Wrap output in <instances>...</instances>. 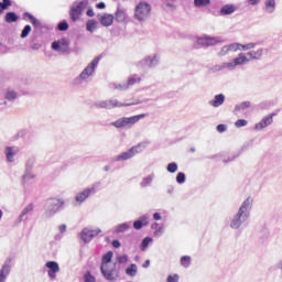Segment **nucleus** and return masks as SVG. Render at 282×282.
I'll return each mask as SVG.
<instances>
[{
	"label": "nucleus",
	"mask_w": 282,
	"mask_h": 282,
	"mask_svg": "<svg viewBox=\"0 0 282 282\" xmlns=\"http://www.w3.org/2000/svg\"><path fill=\"white\" fill-rule=\"evenodd\" d=\"M34 165V159H28L25 164V171H31Z\"/></svg>",
	"instance_id": "5fc2aeb1"
},
{
	"label": "nucleus",
	"mask_w": 282,
	"mask_h": 282,
	"mask_svg": "<svg viewBox=\"0 0 282 282\" xmlns=\"http://www.w3.org/2000/svg\"><path fill=\"white\" fill-rule=\"evenodd\" d=\"M35 28H39L41 25L40 21L37 19H33L30 21Z\"/></svg>",
	"instance_id": "0e129e2a"
},
{
	"label": "nucleus",
	"mask_w": 282,
	"mask_h": 282,
	"mask_svg": "<svg viewBox=\"0 0 282 282\" xmlns=\"http://www.w3.org/2000/svg\"><path fill=\"white\" fill-rule=\"evenodd\" d=\"M98 28V22L96 20H88L87 30L93 33Z\"/></svg>",
	"instance_id": "ea45409f"
},
{
	"label": "nucleus",
	"mask_w": 282,
	"mask_h": 282,
	"mask_svg": "<svg viewBox=\"0 0 282 282\" xmlns=\"http://www.w3.org/2000/svg\"><path fill=\"white\" fill-rule=\"evenodd\" d=\"M151 229L153 230V236L160 238L165 232V225L155 221L151 224Z\"/></svg>",
	"instance_id": "412c9836"
},
{
	"label": "nucleus",
	"mask_w": 282,
	"mask_h": 282,
	"mask_svg": "<svg viewBox=\"0 0 282 282\" xmlns=\"http://www.w3.org/2000/svg\"><path fill=\"white\" fill-rule=\"evenodd\" d=\"M138 274V265L132 263L126 269V275L134 278Z\"/></svg>",
	"instance_id": "7c9ffc66"
},
{
	"label": "nucleus",
	"mask_w": 282,
	"mask_h": 282,
	"mask_svg": "<svg viewBox=\"0 0 282 282\" xmlns=\"http://www.w3.org/2000/svg\"><path fill=\"white\" fill-rule=\"evenodd\" d=\"M226 130H227L226 124L219 123V124L217 126V131H218L219 133H224Z\"/></svg>",
	"instance_id": "13d9d810"
},
{
	"label": "nucleus",
	"mask_w": 282,
	"mask_h": 282,
	"mask_svg": "<svg viewBox=\"0 0 282 282\" xmlns=\"http://www.w3.org/2000/svg\"><path fill=\"white\" fill-rule=\"evenodd\" d=\"M276 269L282 272V260H280L276 264Z\"/></svg>",
	"instance_id": "774afa93"
},
{
	"label": "nucleus",
	"mask_w": 282,
	"mask_h": 282,
	"mask_svg": "<svg viewBox=\"0 0 282 282\" xmlns=\"http://www.w3.org/2000/svg\"><path fill=\"white\" fill-rule=\"evenodd\" d=\"M97 18L99 19V23H101V25L104 26L112 25L115 20L113 14H108V13L99 14L97 15Z\"/></svg>",
	"instance_id": "5701e85b"
},
{
	"label": "nucleus",
	"mask_w": 282,
	"mask_h": 282,
	"mask_svg": "<svg viewBox=\"0 0 282 282\" xmlns=\"http://www.w3.org/2000/svg\"><path fill=\"white\" fill-rule=\"evenodd\" d=\"M247 126H248V121L246 119H238L235 122L236 128H243V127H247Z\"/></svg>",
	"instance_id": "de8ad7c7"
},
{
	"label": "nucleus",
	"mask_w": 282,
	"mask_h": 282,
	"mask_svg": "<svg viewBox=\"0 0 282 282\" xmlns=\"http://www.w3.org/2000/svg\"><path fill=\"white\" fill-rule=\"evenodd\" d=\"M111 246H112L113 248H120L121 242H120L119 240H112Z\"/></svg>",
	"instance_id": "e2e57ef3"
},
{
	"label": "nucleus",
	"mask_w": 282,
	"mask_h": 282,
	"mask_svg": "<svg viewBox=\"0 0 282 282\" xmlns=\"http://www.w3.org/2000/svg\"><path fill=\"white\" fill-rule=\"evenodd\" d=\"M34 178H35V175L30 170H25V173L21 178V183L22 185H25V183Z\"/></svg>",
	"instance_id": "f704fd0d"
},
{
	"label": "nucleus",
	"mask_w": 282,
	"mask_h": 282,
	"mask_svg": "<svg viewBox=\"0 0 282 282\" xmlns=\"http://www.w3.org/2000/svg\"><path fill=\"white\" fill-rule=\"evenodd\" d=\"M153 238L152 237H145L141 243H140V250L141 252H147L148 248L152 246Z\"/></svg>",
	"instance_id": "cd10ccee"
},
{
	"label": "nucleus",
	"mask_w": 282,
	"mask_h": 282,
	"mask_svg": "<svg viewBox=\"0 0 282 282\" xmlns=\"http://www.w3.org/2000/svg\"><path fill=\"white\" fill-rule=\"evenodd\" d=\"M161 63V55L158 53H153L150 55H147L141 61L137 62V68L138 69H153L156 68Z\"/></svg>",
	"instance_id": "0eeeda50"
},
{
	"label": "nucleus",
	"mask_w": 282,
	"mask_h": 282,
	"mask_svg": "<svg viewBox=\"0 0 282 282\" xmlns=\"http://www.w3.org/2000/svg\"><path fill=\"white\" fill-rule=\"evenodd\" d=\"M176 183L180 185H183L184 183H186V174L183 172L177 173Z\"/></svg>",
	"instance_id": "c03bdc74"
},
{
	"label": "nucleus",
	"mask_w": 282,
	"mask_h": 282,
	"mask_svg": "<svg viewBox=\"0 0 282 282\" xmlns=\"http://www.w3.org/2000/svg\"><path fill=\"white\" fill-rule=\"evenodd\" d=\"M69 28L68 23L66 21H63L58 24L59 31H66Z\"/></svg>",
	"instance_id": "6e6d98bb"
},
{
	"label": "nucleus",
	"mask_w": 282,
	"mask_h": 282,
	"mask_svg": "<svg viewBox=\"0 0 282 282\" xmlns=\"http://www.w3.org/2000/svg\"><path fill=\"white\" fill-rule=\"evenodd\" d=\"M99 61H100V57L93 58V61H90L87 67L82 72L77 80L87 82L90 77H93L99 65Z\"/></svg>",
	"instance_id": "9d476101"
},
{
	"label": "nucleus",
	"mask_w": 282,
	"mask_h": 282,
	"mask_svg": "<svg viewBox=\"0 0 282 282\" xmlns=\"http://www.w3.org/2000/svg\"><path fill=\"white\" fill-rule=\"evenodd\" d=\"M144 226L142 225V223L140 221V219L135 220L133 223V228L137 229V230H140L142 229Z\"/></svg>",
	"instance_id": "4d7b16f0"
},
{
	"label": "nucleus",
	"mask_w": 282,
	"mask_h": 282,
	"mask_svg": "<svg viewBox=\"0 0 282 282\" xmlns=\"http://www.w3.org/2000/svg\"><path fill=\"white\" fill-rule=\"evenodd\" d=\"M65 202L63 199H50L45 204V213L44 217L45 218H51L53 217L62 206H64Z\"/></svg>",
	"instance_id": "1a4fd4ad"
},
{
	"label": "nucleus",
	"mask_w": 282,
	"mask_h": 282,
	"mask_svg": "<svg viewBox=\"0 0 282 282\" xmlns=\"http://www.w3.org/2000/svg\"><path fill=\"white\" fill-rule=\"evenodd\" d=\"M275 116H276L275 112H272V113H270V115H268V116H264V117L261 119V121H259V122H257V123L254 124V131L260 132V131L264 130L265 128L272 126V123H273V118H274Z\"/></svg>",
	"instance_id": "4468645a"
},
{
	"label": "nucleus",
	"mask_w": 282,
	"mask_h": 282,
	"mask_svg": "<svg viewBox=\"0 0 282 282\" xmlns=\"http://www.w3.org/2000/svg\"><path fill=\"white\" fill-rule=\"evenodd\" d=\"M112 89L119 90V91H127L129 89L128 83H118L111 85Z\"/></svg>",
	"instance_id": "58836bf2"
},
{
	"label": "nucleus",
	"mask_w": 282,
	"mask_h": 282,
	"mask_svg": "<svg viewBox=\"0 0 282 282\" xmlns=\"http://www.w3.org/2000/svg\"><path fill=\"white\" fill-rule=\"evenodd\" d=\"M101 187V183L97 182L90 187L85 188L84 191L77 193L73 202L74 206H82L91 195L96 194Z\"/></svg>",
	"instance_id": "39448f33"
},
{
	"label": "nucleus",
	"mask_w": 282,
	"mask_h": 282,
	"mask_svg": "<svg viewBox=\"0 0 282 282\" xmlns=\"http://www.w3.org/2000/svg\"><path fill=\"white\" fill-rule=\"evenodd\" d=\"M11 272V262L10 260L4 261L0 269V282H7L8 276L10 275Z\"/></svg>",
	"instance_id": "6ab92c4d"
},
{
	"label": "nucleus",
	"mask_w": 282,
	"mask_h": 282,
	"mask_svg": "<svg viewBox=\"0 0 282 282\" xmlns=\"http://www.w3.org/2000/svg\"><path fill=\"white\" fill-rule=\"evenodd\" d=\"M261 0H248L249 4L257 6Z\"/></svg>",
	"instance_id": "338daca9"
},
{
	"label": "nucleus",
	"mask_w": 282,
	"mask_h": 282,
	"mask_svg": "<svg viewBox=\"0 0 282 282\" xmlns=\"http://www.w3.org/2000/svg\"><path fill=\"white\" fill-rule=\"evenodd\" d=\"M139 221H141V224L143 226H147L150 224V215H143L139 218Z\"/></svg>",
	"instance_id": "603ef678"
},
{
	"label": "nucleus",
	"mask_w": 282,
	"mask_h": 282,
	"mask_svg": "<svg viewBox=\"0 0 282 282\" xmlns=\"http://www.w3.org/2000/svg\"><path fill=\"white\" fill-rule=\"evenodd\" d=\"M84 279H85V282H96L95 276L90 272H86Z\"/></svg>",
	"instance_id": "864d4df0"
},
{
	"label": "nucleus",
	"mask_w": 282,
	"mask_h": 282,
	"mask_svg": "<svg viewBox=\"0 0 282 282\" xmlns=\"http://www.w3.org/2000/svg\"><path fill=\"white\" fill-rule=\"evenodd\" d=\"M180 274L175 273L172 275H169L166 279V282H180Z\"/></svg>",
	"instance_id": "8fccbe9b"
},
{
	"label": "nucleus",
	"mask_w": 282,
	"mask_h": 282,
	"mask_svg": "<svg viewBox=\"0 0 282 282\" xmlns=\"http://www.w3.org/2000/svg\"><path fill=\"white\" fill-rule=\"evenodd\" d=\"M31 47H32V50H41L42 45L39 44V43H33V44L31 45Z\"/></svg>",
	"instance_id": "69168bd1"
},
{
	"label": "nucleus",
	"mask_w": 282,
	"mask_h": 282,
	"mask_svg": "<svg viewBox=\"0 0 282 282\" xmlns=\"http://www.w3.org/2000/svg\"><path fill=\"white\" fill-rule=\"evenodd\" d=\"M89 7V0L75 1L70 8L69 15L70 19L76 22L80 19L82 14Z\"/></svg>",
	"instance_id": "6e6552de"
},
{
	"label": "nucleus",
	"mask_w": 282,
	"mask_h": 282,
	"mask_svg": "<svg viewBox=\"0 0 282 282\" xmlns=\"http://www.w3.org/2000/svg\"><path fill=\"white\" fill-rule=\"evenodd\" d=\"M26 135L25 129H20L17 134L13 135V140L23 139Z\"/></svg>",
	"instance_id": "a18cd8bd"
},
{
	"label": "nucleus",
	"mask_w": 282,
	"mask_h": 282,
	"mask_svg": "<svg viewBox=\"0 0 282 282\" xmlns=\"http://www.w3.org/2000/svg\"><path fill=\"white\" fill-rule=\"evenodd\" d=\"M253 203L254 199L251 196H249L247 199L242 202L238 212L230 219L229 227L232 230H238L241 227H246L249 224Z\"/></svg>",
	"instance_id": "f257e3e1"
},
{
	"label": "nucleus",
	"mask_w": 282,
	"mask_h": 282,
	"mask_svg": "<svg viewBox=\"0 0 282 282\" xmlns=\"http://www.w3.org/2000/svg\"><path fill=\"white\" fill-rule=\"evenodd\" d=\"M34 18H35V17H33L32 14H30V13H28V12L23 14V19H24V20H30V22H31Z\"/></svg>",
	"instance_id": "052dcab7"
},
{
	"label": "nucleus",
	"mask_w": 282,
	"mask_h": 282,
	"mask_svg": "<svg viewBox=\"0 0 282 282\" xmlns=\"http://www.w3.org/2000/svg\"><path fill=\"white\" fill-rule=\"evenodd\" d=\"M239 50H240V43H232L229 45H225L217 53V56H228V54H231V52H239Z\"/></svg>",
	"instance_id": "a211bd4d"
},
{
	"label": "nucleus",
	"mask_w": 282,
	"mask_h": 282,
	"mask_svg": "<svg viewBox=\"0 0 282 282\" xmlns=\"http://www.w3.org/2000/svg\"><path fill=\"white\" fill-rule=\"evenodd\" d=\"M33 209H34V205H33V204L26 205V206L22 209V212H21V214L19 215L17 221H18V223H22V221H24V220H28V215H30V214L33 212Z\"/></svg>",
	"instance_id": "b1692460"
},
{
	"label": "nucleus",
	"mask_w": 282,
	"mask_h": 282,
	"mask_svg": "<svg viewBox=\"0 0 282 282\" xmlns=\"http://www.w3.org/2000/svg\"><path fill=\"white\" fill-rule=\"evenodd\" d=\"M101 274L108 282H115L119 278V271L117 270L116 263L109 265H101Z\"/></svg>",
	"instance_id": "f8f14e48"
},
{
	"label": "nucleus",
	"mask_w": 282,
	"mask_h": 282,
	"mask_svg": "<svg viewBox=\"0 0 282 282\" xmlns=\"http://www.w3.org/2000/svg\"><path fill=\"white\" fill-rule=\"evenodd\" d=\"M4 98L9 101H14L18 98V94L15 90L9 88L4 94Z\"/></svg>",
	"instance_id": "c9c22d12"
},
{
	"label": "nucleus",
	"mask_w": 282,
	"mask_h": 282,
	"mask_svg": "<svg viewBox=\"0 0 282 282\" xmlns=\"http://www.w3.org/2000/svg\"><path fill=\"white\" fill-rule=\"evenodd\" d=\"M149 144H150L149 141H142L141 143L133 145L129 150H126V152H121L120 154H117V156L113 158V162H124V161L131 160L137 154H140L143 151H145Z\"/></svg>",
	"instance_id": "7ed1b4c3"
},
{
	"label": "nucleus",
	"mask_w": 282,
	"mask_h": 282,
	"mask_svg": "<svg viewBox=\"0 0 282 282\" xmlns=\"http://www.w3.org/2000/svg\"><path fill=\"white\" fill-rule=\"evenodd\" d=\"M45 268L47 269V275L48 278L54 281L57 278V274L61 271V268L56 261H47L45 263Z\"/></svg>",
	"instance_id": "dca6fc26"
},
{
	"label": "nucleus",
	"mask_w": 282,
	"mask_h": 282,
	"mask_svg": "<svg viewBox=\"0 0 282 282\" xmlns=\"http://www.w3.org/2000/svg\"><path fill=\"white\" fill-rule=\"evenodd\" d=\"M117 261L119 264H126L129 261V258L127 254L117 256Z\"/></svg>",
	"instance_id": "09e8293b"
},
{
	"label": "nucleus",
	"mask_w": 282,
	"mask_h": 282,
	"mask_svg": "<svg viewBox=\"0 0 282 282\" xmlns=\"http://www.w3.org/2000/svg\"><path fill=\"white\" fill-rule=\"evenodd\" d=\"M265 6V12L269 14H272L275 12L276 9V1L275 0H265L264 2Z\"/></svg>",
	"instance_id": "bb28decb"
},
{
	"label": "nucleus",
	"mask_w": 282,
	"mask_h": 282,
	"mask_svg": "<svg viewBox=\"0 0 282 282\" xmlns=\"http://www.w3.org/2000/svg\"><path fill=\"white\" fill-rule=\"evenodd\" d=\"M128 19V14L124 10L118 8L115 12V20L118 22V23H122V22H126Z\"/></svg>",
	"instance_id": "393cba45"
},
{
	"label": "nucleus",
	"mask_w": 282,
	"mask_h": 282,
	"mask_svg": "<svg viewBox=\"0 0 282 282\" xmlns=\"http://www.w3.org/2000/svg\"><path fill=\"white\" fill-rule=\"evenodd\" d=\"M18 19H19V18L17 17V14H15L14 12H8V13L6 14V21H7L8 23L17 22Z\"/></svg>",
	"instance_id": "a19ab883"
},
{
	"label": "nucleus",
	"mask_w": 282,
	"mask_h": 282,
	"mask_svg": "<svg viewBox=\"0 0 282 282\" xmlns=\"http://www.w3.org/2000/svg\"><path fill=\"white\" fill-rule=\"evenodd\" d=\"M166 171L172 174L176 173L178 171V164L175 162L167 164Z\"/></svg>",
	"instance_id": "37998d69"
},
{
	"label": "nucleus",
	"mask_w": 282,
	"mask_h": 282,
	"mask_svg": "<svg viewBox=\"0 0 282 282\" xmlns=\"http://www.w3.org/2000/svg\"><path fill=\"white\" fill-rule=\"evenodd\" d=\"M52 50H54V52H58L59 54H65V52H68L67 40L61 39L58 41H54L52 43Z\"/></svg>",
	"instance_id": "f3484780"
},
{
	"label": "nucleus",
	"mask_w": 282,
	"mask_h": 282,
	"mask_svg": "<svg viewBox=\"0 0 282 282\" xmlns=\"http://www.w3.org/2000/svg\"><path fill=\"white\" fill-rule=\"evenodd\" d=\"M258 43L256 42H249L247 44H240V50L242 52H250V50H254L257 47Z\"/></svg>",
	"instance_id": "e433bc0d"
},
{
	"label": "nucleus",
	"mask_w": 282,
	"mask_h": 282,
	"mask_svg": "<svg viewBox=\"0 0 282 282\" xmlns=\"http://www.w3.org/2000/svg\"><path fill=\"white\" fill-rule=\"evenodd\" d=\"M153 219L159 221V220H162V215L160 213H154L153 214Z\"/></svg>",
	"instance_id": "680f3d73"
},
{
	"label": "nucleus",
	"mask_w": 282,
	"mask_h": 282,
	"mask_svg": "<svg viewBox=\"0 0 282 282\" xmlns=\"http://www.w3.org/2000/svg\"><path fill=\"white\" fill-rule=\"evenodd\" d=\"M101 232L102 230L100 228L87 227L83 229V231L79 234V237L84 242L88 243Z\"/></svg>",
	"instance_id": "ddd939ff"
},
{
	"label": "nucleus",
	"mask_w": 282,
	"mask_h": 282,
	"mask_svg": "<svg viewBox=\"0 0 282 282\" xmlns=\"http://www.w3.org/2000/svg\"><path fill=\"white\" fill-rule=\"evenodd\" d=\"M152 15V6L145 1H140L133 10V19L143 23L150 20Z\"/></svg>",
	"instance_id": "20e7f679"
},
{
	"label": "nucleus",
	"mask_w": 282,
	"mask_h": 282,
	"mask_svg": "<svg viewBox=\"0 0 282 282\" xmlns=\"http://www.w3.org/2000/svg\"><path fill=\"white\" fill-rule=\"evenodd\" d=\"M112 251H108L106 254H104V258H101V267H109V263L112 261Z\"/></svg>",
	"instance_id": "473e14b6"
},
{
	"label": "nucleus",
	"mask_w": 282,
	"mask_h": 282,
	"mask_svg": "<svg viewBox=\"0 0 282 282\" xmlns=\"http://www.w3.org/2000/svg\"><path fill=\"white\" fill-rule=\"evenodd\" d=\"M88 11H87V15L88 17H90V18H93V17H95V12H94V9L90 7V6H88Z\"/></svg>",
	"instance_id": "bf43d9fd"
},
{
	"label": "nucleus",
	"mask_w": 282,
	"mask_h": 282,
	"mask_svg": "<svg viewBox=\"0 0 282 282\" xmlns=\"http://www.w3.org/2000/svg\"><path fill=\"white\" fill-rule=\"evenodd\" d=\"M250 106H251L250 101H242L235 106V111H245V110L249 109Z\"/></svg>",
	"instance_id": "4c0bfd02"
},
{
	"label": "nucleus",
	"mask_w": 282,
	"mask_h": 282,
	"mask_svg": "<svg viewBox=\"0 0 282 282\" xmlns=\"http://www.w3.org/2000/svg\"><path fill=\"white\" fill-rule=\"evenodd\" d=\"M20 152V148L17 145L8 147L4 148V154L7 158V162L13 163L14 162V156Z\"/></svg>",
	"instance_id": "aec40b11"
},
{
	"label": "nucleus",
	"mask_w": 282,
	"mask_h": 282,
	"mask_svg": "<svg viewBox=\"0 0 282 282\" xmlns=\"http://www.w3.org/2000/svg\"><path fill=\"white\" fill-rule=\"evenodd\" d=\"M131 228V223H122L116 226L115 232L120 234V232H126Z\"/></svg>",
	"instance_id": "2f4dec72"
},
{
	"label": "nucleus",
	"mask_w": 282,
	"mask_h": 282,
	"mask_svg": "<svg viewBox=\"0 0 282 282\" xmlns=\"http://www.w3.org/2000/svg\"><path fill=\"white\" fill-rule=\"evenodd\" d=\"M147 117V113H140L131 117H121L113 121L111 124L116 129L121 128H132L135 123H138L140 120L144 119Z\"/></svg>",
	"instance_id": "423d86ee"
},
{
	"label": "nucleus",
	"mask_w": 282,
	"mask_h": 282,
	"mask_svg": "<svg viewBox=\"0 0 282 282\" xmlns=\"http://www.w3.org/2000/svg\"><path fill=\"white\" fill-rule=\"evenodd\" d=\"M226 96L224 94L215 95L214 99L208 101L209 106L213 108H219L224 105Z\"/></svg>",
	"instance_id": "4be33fe9"
},
{
	"label": "nucleus",
	"mask_w": 282,
	"mask_h": 282,
	"mask_svg": "<svg viewBox=\"0 0 282 282\" xmlns=\"http://www.w3.org/2000/svg\"><path fill=\"white\" fill-rule=\"evenodd\" d=\"M131 104H124L119 101L118 99H107L95 102V107L97 109H106V110H112L115 108H122V107H130Z\"/></svg>",
	"instance_id": "9b49d317"
},
{
	"label": "nucleus",
	"mask_w": 282,
	"mask_h": 282,
	"mask_svg": "<svg viewBox=\"0 0 282 282\" xmlns=\"http://www.w3.org/2000/svg\"><path fill=\"white\" fill-rule=\"evenodd\" d=\"M154 180H155V174H150V175L143 177L140 182V187L147 188V187L152 186Z\"/></svg>",
	"instance_id": "a878e982"
},
{
	"label": "nucleus",
	"mask_w": 282,
	"mask_h": 282,
	"mask_svg": "<svg viewBox=\"0 0 282 282\" xmlns=\"http://www.w3.org/2000/svg\"><path fill=\"white\" fill-rule=\"evenodd\" d=\"M141 82H142L141 76H139V75H132V76H130V77L128 78L127 85H128V87L130 88V87H133L134 85L140 84Z\"/></svg>",
	"instance_id": "c85d7f7f"
},
{
	"label": "nucleus",
	"mask_w": 282,
	"mask_h": 282,
	"mask_svg": "<svg viewBox=\"0 0 282 282\" xmlns=\"http://www.w3.org/2000/svg\"><path fill=\"white\" fill-rule=\"evenodd\" d=\"M218 42H219L218 37L202 36V37H197L196 45L197 47H212L213 45H217Z\"/></svg>",
	"instance_id": "2eb2a0df"
},
{
	"label": "nucleus",
	"mask_w": 282,
	"mask_h": 282,
	"mask_svg": "<svg viewBox=\"0 0 282 282\" xmlns=\"http://www.w3.org/2000/svg\"><path fill=\"white\" fill-rule=\"evenodd\" d=\"M209 3H210V0H194V6L196 8L208 7Z\"/></svg>",
	"instance_id": "79ce46f5"
},
{
	"label": "nucleus",
	"mask_w": 282,
	"mask_h": 282,
	"mask_svg": "<svg viewBox=\"0 0 282 282\" xmlns=\"http://www.w3.org/2000/svg\"><path fill=\"white\" fill-rule=\"evenodd\" d=\"M236 10L237 8L234 4H227L220 9V13L221 15H229L232 14Z\"/></svg>",
	"instance_id": "c756f323"
},
{
	"label": "nucleus",
	"mask_w": 282,
	"mask_h": 282,
	"mask_svg": "<svg viewBox=\"0 0 282 282\" xmlns=\"http://www.w3.org/2000/svg\"><path fill=\"white\" fill-rule=\"evenodd\" d=\"M31 31H32V28L30 25H25L24 29L22 30L21 37L25 39Z\"/></svg>",
	"instance_id": "3c124183"
},
{
	"label": "nucleus",
	"mask_w": 282,
	"mask_h": 282,
	"mask_svg": "<svg viewBox=\"0 0 282 282\" xmlns=\"http://www.w3.org/2000/svg\"><path fill=\"white\" fill-rule=\"evenodd\" d=\"M192 261H193V259L191 258V256H184L180 259V264L182 268L188 269V268H191Z\"/></svg>",
	"instance_id": "72a5a7b5"
},
{
	"label": "nucleus",
	"mask_w": 282,
	"mask_h": 282,
	"mask_svg": "<svg viewBox=\"0 0 282 282\" xmlns=\"http://www.w3.org/2000/svg\"><path fill=\"white\" fill-rule=\"evenodd\" d=\"M264 53L263 48H258L257 51H249L247 53H240L238 57L230 59L229 62H224L218 69L219 70H235L238 66H245L250 61H260Z\"/></svg>",
	"instance_id": "f03ea898"
},
{
	"label": "nucleus",
	"mask_w": 282,
	"mask_h": 282,
	"mask_svg": "<svg viewBox=\"0 0 282 282\" xmlns=\"http://www.w3.org/2000/svg\"><path fill=\"white\" fill-rule=\"evenodd\" d=\"M11 6V1L10 0H2V2H0V13L3 12V10H8V7Z\"/></svg>",
	"instance_id": "49530a36"
}]
</instances>
